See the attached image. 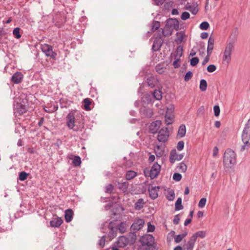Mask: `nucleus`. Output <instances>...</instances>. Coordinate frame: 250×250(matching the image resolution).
<instances>
[{"label":"nucleus","mask_w":250,"mask_h":250,"mask_svg":"<svg viewBox=\"0 0 250 250\" xmlns=\"http://www.w3.org/2000/svg\"><path fill=\"white\" fill-rule=\"evenodd\" d=\"M83 115L76 111L70 112L66 117V125L67 127L74 131H82L84 128Z\"/></svg>","instance_id":"f257e3e1"},{"label":"nucleus","mask_w":250,"mask_h":250,"mask_svg":"<svg viewBox=\"0 0 250 250\" xmlns=\"http://www.w3.org/2000/svg\"><path fill=\"white\" fill-rule=\"evenodd\" d=\"M140 245L137 250H157L154 237L151 234L143 236L140 239Z\"/></svg>","instance_id":"f03ea898"},{"label":"nucleus","mask_w":250,"mask_h":250,"mask_svg":"<svg viewBox=\"0 0 250 250\" xmlns=\"http://www.w3.org/2000/svg\"><path fill=\"white\" fill-rule=\"evenodd\" d=\"M236 163V154L230 148H227L223 156V165L225 168H230Z\"/></svg>","instance_id":"7ed1b4c3"},{"label":"nucleus","mask_w":250,"mask_h":250,"mask_svg":"<svg viewBox=\"0 0 250 250\" xmlns=\"http://www.w3.org/2000/svg\"><path fill=\"white\" fill-rule=\"evenodd\" d=\"M235 41H230L226 45L222 58V62L224 64H229L231 60L232 52L234 49Z\"/></svg>","instance_id":"20e7f679"},{"label":"nucleus","mask_w":250,"mask_h":250,"mask_svg":"<svg viewBox=\"0 0 250 250\" xmlns=\"http://www.w3.org/2000/svg\"><path fill=\"white\" fill-rule=\"evenodd\" d=\"M161 168V166L155 163L151 168L146 167L144 169V175L146 177H149L151 179H153L159 174Z\"/></svg>","instance_id":"39448f33"},{"label":"nucleus","mask_w":250,"mask_h":250,"mask_svg":"<svg viewBox=\"0 0 250 250\" xmlns=\"http://www.w3.org/2000/svg\"><path fill=\"white\" fill-rule=\"evenodd\" d=\"M41 49L47 57L51 59H54L57 56V53L53 51V47L50 45L46 43L42 44Z\"/></svg>","instance_id":"423d86ee"},{"label":"nucleus","mask_w":250,"mask_h":250,"mask_svg":"<svg viewBox=\"0 0 250 250\" xmlns=\"http://www.w3.org/2000/svg\"><path fill=\"white\" fill-rule=\"evenodd\" d=\"M27 105L21 103H17L14 106V113L15 116H21L27 111Z\"/></svg>","instance_id":"0eeeda50"},{"label":"nucleus","mask_w":250,"mask_h":250,"mask_svg":"<svg viewBox=\"0 0 250 250\" xmlns=\"http://www.w3.org/2000/svg\"><path fill=\"white\" fill-rule=\"evenodd\" d=\"M169 136V131L167 127L163 128L158 132L157 139L160 142H165Z\"/></svg>","instance_id":"6e6552de"},{"label":"nucleus","mask_w":250,"mask_h":250,"mask_svg":"<svg viewBox=\"0 0 250 250\" xmlns=\"http://www.w3.org/2000/svg\"><path fill=\"white\" fill-rule=\"evenodd\" d=\"M166 24L167 26H169L173 30L178 31L179 30V22L177 19L169 18L166 21Z\"/></svg>","instance_id":"1a4fd4ad"},{"label":"nucleus","mask_w":250,"mask_h":250,"mask_svg":"<svg viewBox=\"0 0 250 250\" xmlns=\"http://www.w3.org/2000/svg\"><path fill=\"white\" fill-rule=\"evenodd\" d=\"M145 221L142 219H138L136 220L131 226V229L136 232L141 229L144 226Z\"/></svg>","instance_id":"9d476101"},{"label":"nucleus","mask_w":250,"mask_h":250,"mask_svg":"<svg viewBox=\"0 0 250 250\" xmlns=\"http://www.w3.org/2000/svg\"><path fill=\"white\" fill-rule=\"evenodd\" d=\"M184 157V154H178L175 149H172L169 156V161L171 163L173 164L176 160L180 161Z\"/></svg>","instance_id":"9b49d317"},{"label":"nucleus","mask_w":250,"mask_h":250,"mask_svg":"<svg viewBox=\"0 0 250 250\" xmlns=\"http://www.w3.org/2000/svg\"><path fill=\"white\" fill-rule=\"evenodd\" d=\"M241 137L244 145L241 146L240 151L243 152L245 150H248L250 148V143L248 141L249 138L246 133H242Z\"/></svg>","instance_id":"f8f14e48"},{"label":"nucleus","mask_w":250,"mask_h":250,"mask_svg":"<svg viewBox=\"0 0 250 250\" xmlns=\"http://www.w3.org/2000/svg\"><path fill=\"white\" fill-rule=\"evenodd\" d=\"M163 42V40L161 36L156 37L154 41L152 46V51L154 52H156L159 50L161 47Z\"/></svg>","instance_id":"ddd939ff"},{"label":"nucleus","mask_w":250,"mask_h":250,"mask_svg":"<svg viewBox=\"0 0 250 250\" xmlns=\"http://www.w3.org/2000/svg\"><path fill=\"white\" fill-rule=\"evenodd\" d=\"M66 22V18L64 15L60 14L54 19V22L56 26L58 28L62 27Z\"/></svg>","instance_id":"4468645a"},{"label":"nucleus","mask_w":250,"mask_h":250,"mask_svg":"<svg viewBox=\"0 0 250 250\" xmlns=\"http://www.w3.org/2000/svg\"><path fill=\"white\" fill-rule=\"evenodd\" d=\"M160 187L159 186L153 187L152 185H149L148 187V192L149 196L151 199L154 200L157 198L158 196V192Z\"/></svg>","instance_id":"2eb2a0df"},{"label":"nucleus","mask_w":250,"mask_h":250,"mask_svg":"<svg viewBox=\"0 0 250 250\" xmlns=\"http://www.w3.org/2000/svg\"><path fill=\"white\" fill-rule=\"evenodd\" d=\"M161 124V121L160 120H157L153 122L149 125L150 132L152 134H155L157 133L158 131L160 128Z\"/></svg>","instance_id":"dca6fc26"},{"label":"nucleus","mask_w":250,"mask_h":250,"mask_svg":"<svg viewBox=\"0 0 250 250\" xmlns=\"http://www.w3.org/2000/svg\"><path fill=\"white\" fill-rule=\"evenodd\" d=\"M23 77L22 73L21 72L17 71L12 76L11 81L14 83L18 84L21 82Z\"/></svg>","instance_id":"f3484780"},{"label":"nucleus","mask_w":250,"mask_h":250,"mask_svg":"<svg viewBox=\"0 0 250 250\" xmlns=\"http://www.w3.org/2000/svg\"><path fill=\"white\" fill-rule=\"evenodd\" d=\"M116 243L118 247L124 248L127 245L128 241L126 237L122 236L118 238Z\"/></svg>","instance_id":"a211bd4d"},{"label":"nucleus","mask_w":250,"mask_h":250,"mask_svg":"<svg viewBox=\"0 0 250 250\" xmlns=\"http://www.w3.org/2000/svg\"><path fill=\"white\" fill-rule=\"evenodd\" d=\"M63 220L61 218L56 217L54 219L52 220L50 222V225L51 227L54 228H59L61 225L62 224Z\"/></svg>","instance_id":"6ab92c4d"},{"label":"nucleus","mask_w":250,"mask_h":250,"mask_svg":"<svg viewBox=\"0 0 250 250\" xmlns=\"http://www.w3.org/2000/svg\"><path fill=\"white\" fill-rule=\"evenodd\" d=\"M214 43V39L213 37H210L208 40L207 54L211 55L213 49Z\"/></svg>","instance_id":"aec40b11"},{"label":"nucleus","mask_w":250,"mask_h":250,"mask_svg":"<svg viewBox=\"0 0 250 250\" xmlns=\"http://www.w3.org/2000/svg\"><path fill=\"white\" fill-rule=\"evenodd\" d=\"M173 115L170 113V109L167 108L165 115V122L167 125H169L171 124L173 122Z\"/></svg>","instance_id":"412c9836"},{"label":"nucleus","mask_w":250,"mask_h":250,"mask_svg":"<svg viewBox=\"0 0 250 250\" xmlns=\"http://www.w3.org/2000/svg\"><path fill=\"white\" fill-rule=\"evenodd\" d=\"M108 228L110 231L108 233V237L110 240H112L117 236V229L114 228L111 225V223L109 224Z\"/></svg>","instance_id":"4be33fe9"},{"label":"nucleus","mask_w":250,"mask_h":250,"mask_svg":"<svg viewBox=\"0 0 250 250\" xmlns=\"http://www.w3.org/2000/svg\"><path fill=\"white\" fill-rule=\"evenodd\" d=\"M73 211L71 209H67L65 211L64 218L66 222L68 223L72 221Z\"/></svg>","instance_id":"5701e85b"},{"label":"nucleus","mask_w":250,"mask_h":250,"mask_svg":"<svg viewBox=\"0 0 250 250\" xmlns=\"http://www.w3.org/2000/svg\"><path fill=\"white\" fill-rule=\"evenodd\" d=\"M162 29V34L164 37H169L171 36L173 32V30L169 26H167L166 24L164 29Z\"/></svg>","instance_id":"b1692460"},{"label":"nucleus","mask_w":250,"mask_h":250,"mask_svg":"<svg viewBox=\"0 0 250 250\" xmlns=\"http://www.w3.org/2000/svg\"><path fill=\"white\" fill-rule=\"evenodd\" d=\"M158 82V80L153 76L149 77L147 79V85L151 88L154 87Z\"/></svg>","instance_id":"393cba45"},{"label":"nucleus","mask_w":250,"mask_h":250,"mask_svg":"<svg viewBox=\"0 0 250 250\" xmlns=\"http://www.w3.org/2000/svg\"><path fill=\"white\" fill-rule=\"evenodd\" d=\"M186 133V128L185 125H180L178 133L177 134V137H179L180 138H182L185 136Z\"/></svg>","instance_id":"a878e982"},{"label":"nucleus","mask_w":250,"mask_h":250,"mask_svg":"<svg viewBox=\"0 0 250 250\" xmlns=\"http://www.w3.org/2000/svg\"><path fill=\"white\" fill-rule=\"evenodd\" d=\"M58 108V106L57 104H50L48 107V105L45 106L44 109L46 112L50 113L56 111L57 110Z\"/></svg>","instance_id":"bb28decb"},{"label":"nucleus","mask_w":250,"mask_h":250,"mask_svg":"<svg viewBox=\"0 0 250 250\" xmlns=\"http://www.w3.org/2000/svg\"><path fill=\"white\" fill-rule=\"evenodd\" d=\"M186 9L189 10L193 15H196L198 12L197 5L196 6H192L188 3L186 5Z\"/></svg>","instance_id":"cd10ccee"},{"label":"nucleus","mask_w":250,"mask_h":250,"mask_svg":"<svg viewBox=\"0 0 250 250\" xmlns=\"http://www.w3.org/2000/svg\"><path fill=\"white\" fill-rule=\"evenodd\" d=\"M145 204V203L144 199L143 198H140L135 203L134 208L136 210H140L143 208Z\"/></svg>","instance_id":"c85d7f7f"},{"label":"nucleus","mask_w":250,"mask_h":250,"mask_svg":"<svg viewBox=\"0 0 250 250\" xmlns=\"http://www.w3.org/2000/svg\"><path fill=\"white\" fill-rule=\"evenodd\" d=\"M166 69V67L164 66V64L163 63H159L155 66V70L156 72L160 74H163Z\"/></svg>","instance_id":"c756f323"},{"label":"nucleus","mask_w":250,"mask_h":250,"mask_svg":"<svg viewBox=\"0 0 250 250\" xmlns=\"http://www.w3.org/2000/svg\"><path fill=\"white\" fill-rule=\"evenodd\" d=\"M137 175V173L133 170H128L125 174V179L127 180H130L135 177Z\"/></svg>","instance_id":"7c9ffc66"},{"label":"nucleus","mask_w":250,"mask_h":250,"mask_svg":"<svg viewBox=\"0 0 250 250\" xmlns=\"http://www.w3.org/2000/svg\"><path fill=\"white\" fill-rule=\"evenodd\" d=\"M183 52V48L182 46H178L177 47L174 54V58L180 59V58L182 56Z\"/></svg>","instance_id":"2f4dec72"},{"label":"nucleus","mask_w":250,"mask_h":250,"mask_svg":"<svg viewBox=\"0 0 250 250\" xmlns=\"http://www.w3.org/2000/svg\"><path fill=\"white\" fill-rule=\"evenodd\" d=\"M84 109L86 111L91 110L90 105L91 104V100L89 98H85L83 100Z\"/></svg>","instance_id":"473e14b6"},{"label":"nucleus","mask_w":250,"mask_h":250,"mask_svg":"<svg viewBox=\"0 0 250 250\" xmlns=\"http://www.w3.org/2000/svg\"><path fill=\"white\" fill-rule=\"evenodd\" d=\"M196 241L191 236L187 244V250H193Z\"/></svg>","instance_id":"72a5a7b5"},{"label":"nucleus","mask_w":250,"mask_h":250,"mask_svg":"<svg viewBox=\"0 0 250 250\" xmlns=\"http://www.w3.org/2000/svg\"><path fill=\"white\" fill-rule=\"evenodd\" d=\"M206 236V232L205 231L200 230L194 233L192 236V237L196 241L198 237L203 238Z\"/></svg>","instance_id":"f704fd0d"},{"label":"nucleus","mask_w":250,"mask_h":250,"mask_svg":"<svg viewBox=\"0 0 250 250\" xmlns=\"http://www.w3.org/2000/svg\"><path fill=\"white\" fill-rule=\"evenodd\" d=\"M72 160H73L72 164L74 166L78 167L81 165L82 161H81V159L80 156H74Z\"/></svg>","instance_id":"c9c22d12"},{"label":"nucleus","mask_w":250,"mask_h":250,"mask_svg":"<svg viewBox=\"0 0 250 250\" xmlns=\"http://www.w3.org/2000/svg\"><path fill=\"white\" fill-rule=\"evenodd\" d=\"M182 198L179 197L177 199L175 204V209L176 210H180L183 208V206L182 204Z\"/></svg>","instance_id":"e433bc0d"},{"label":"nucleus","mask_w":250,"mask_h":250,"mask_svg":"<svg viewBox=\"0 0 250 250\" xmlns=\"http://www.w3.org/2000/svg\"><path fill=\"white\" fill-rule=\"evenodd\" d=\"M119 188L123 191L124 192L126 191L128 187V183L126 182L119 183L118 184Z\"/></svg>","instance_id":"4c0bfd02"},{"label":"nucleus","mask_w":250,"mask_h":250,"mask_svg":"<svg viewBox=\"0 0 250 250\" xmlns=\"http://www.w3.org/2000/svg\"><path fill=\"white\" fill-rule=\"evenodd\" d=\"M207 82L204 79H202L200 82L199 88L201 91H205L207 89Z\"/></svg>","instance_id":"58836bf2"},{"label":"nucleus","mask_w":250,"mask_h":250,"mask_svg":"<svg viewBox=\"0 0 250 250\" xmlns=\"http://www.w3.org/2000/svg\"><path fill=\"white\" fill-rule=\"evenodd\" d=\"M116 229L117 230L119 229V230L121 233H125L126 229L125 223L121 222L119 225H118Z\"/></svg>","instance_id":"ea45409f"},{"label":"nucleus","mask_w":250,"mask_h":250,"mask_svg":"<svg viewBox=\"0 0 250 250\" xmlns=\"http://www.w3.org/2000/svg\"><path fill=\"white\" fill-rule=\"evenodd\" d=\"M160 26V22L158 21H154L152 23L151 31L153 32L158 29Z\"/></svg>","instance_id":"a19ab883"},{"label":"nucleus","mask_w":250,"mask_h":250,"mask_svg":"<svg viewBox=\"0 0 250 250\" xmlns=\"http://www.w3.org/2000/svg\"><path fill=\"white\" fill-rule=\"evenodd\" d=\"M177 168L181 172H185L187 169V166L184 162H181L177 166Z\"/></svg>","instance_id":"79ce46f5"},{"label":"nucleus","mask_w":250,"mask_h":250,"mask_svg":"<svg viewBox=\"0 0 250 250\" xmlns=\"http://www.w3.org/2000/svg\"><path fill=\"white\" fill-rule=\"evenodd\" d=\"M187 234H188L187 232H185L184 233L177 235L175 237V239H174L175 242L176 243L180 242L182 240V239L187 235Z\"/></svg>","instance_id":"37998d69"},{"label":"nucleus","mask_w":250,"mask_h":250,"mask_svg":"<svg viewBox=\"0 0 250 250\" xmlns=\"http://www.w3.org/2000/svg\"><path fill=\"white\" fill-rule=\"evenodd\" d=\"M153 97L157 100H160L162 98L161 92L158 90H155L153 93Z\"/></svg>","instance_id":"c03bdc74"},{"label":"nucleus","mask_w":250,"mask_h":250,"mask_svg":"<svg viewBox=\"0 0 250 250\" xmlns=\"http://www.w3.org/2000/svg\"><path fill=\"white\" fill-rule=\"evenodd\" d=\"M28 176V173H26L25 171H22L20 172L19 175V179L20 181H23L27 178Z\"/></svg>","instance_id":"a18cd8bd"},{"label":"nucleus","mask_w":250,"mask_h":250,"mask_svg":"<svg viewBox=\"0 0 250 250\" xmlns=\"http://www.w3.org/2000/svg\"><path fill=\"white\" fill-rule=\"evenodd\" d=\"M13 34L16 39H20L21 37L20 28L19 27L15 28L13 31Z\"/></svg>","instance_id":"49530a36"},{"label":"nucleus","mask_w":250,"mask_h":250,"mask_svg":"<svg viewBox=\"0 0 250 250\" xmlns=\"http://www.w3.org/2000/svg\"><path fill=\"white\" fill-rule=\"evenodd\" d=\"M114 186L112 184H108L105 187L104 191L106 193L111 194L112 192Z\"/></svg>","instance_id":"de8ad7c7"},{"label":"nucleus","mask_w":250,"mask_h":250,"mask_svg":"<svg viewBox=\"0 0 250 250\" xmlns=\"http://www.w3.org/2000/svg\"><path fill=\"white\" fill-rule=\"evenodd\" d=\"M167 198L169 201H173L175 198V193L173 190H171L168 192L167 195Z\"/></svg>","instance_id":"09e8293b"},{"label":"nucleus","mask_w":250,"mask_h":250,"mask_svg":"<svg viewBox=\"0 0 250 250\" xmlns=\"http://www.w3.org/2000/svg\"><path fill=\"white\" fill-rule=\"evenodd\" d=\"M193 73L191 71H188L186 73L184 76V80L185 82L189 81L192 77Z\"/></svg>","instance_id":"8fccbe9b"},{"label":"nucleus","mask_w":250,"mask_h":250,"mask_svg":"<svg viewBox=\"0 0 250 250\" xmlns=\"http://www.w3.org/2000/svg\"><path fill=\"white\" fill-rule=\"evenodd\" d=\"M200 28L202 30H207L209 27V24L207 21H203L200 24Z\"/></svg>","instance_id":"3c124183"},{"label":"nucleus","mask_w":250,"mask_h":250,"mask_svg":"<svg viewBox=\"0 0 250 250\" xmlns=\"http://www.w3.org/2000/svg\"><path fill=\"white\" fill-rule=\"evenodd\" d=\"M250 129V118L248 120L247 123L245 125L244 129L242 133H246L248 135V130Z\"/></svg>","instance_id":"603ef678"},{"label":"nucleus","mask_w":250,"mask_h":250,"mask_svg":"<svg viewBox=\"0 0 250 250\" xmlns=\"http://www.w3.org/2000/svg\"><path fill=\"white\" fill-rule=\"evenodd\" d=\"M199 61V60L198 58H197V57L192 58L190 60V65L192 66H194L198 63Z\"/></svg>","instance_id":"864d4df0"},{"label":"nucleus","mask_w":250,"mask_h":250,"mask_svg":"<svg viewBox=\"0 0 250 250\" xmlns=\"http://www.w3.org/2000/svg\"><path fill=\"white\" fill-rule=\"evenodd\" d=\"M182 178V175L179 173H174L173 175V179L177 182L180 181Z\"/></svg>","instance_id":"5fc2aeb1"},{"label":"nucleus","mask_w":250,"mask_h":250,"mask_svg":"<svg viewBox=\"0 0 250 250\" xmlns=\"http://www.w3.org/2000/svg\"><path fill=\"white\" fill-rule=\"evenodd\" d=\"M214 116L217 117L220 114V109L218 105H215L213 107Z\"/></svg>","instance_id":"6e6d98bb"},{"label":"nucleus","mask_w":250,"mask_h":250,"mask_svg":"<svg viewBox=\"0 0 250 250\" xmlns=\"http://www.w3.org/2000/svg\"><path fill=\"white\" fill-rule=\"evenodd\" d=\"M216 67L214 64H210V65H209L207 67V71L208 72H210V73L215 71L216 70Z\"/></svg>","instance_id":"4d7b16f0"},{"label":"nucleus","mask_w":250,"mask_h":250,"mask_svg":"<svg viewBox=\"0 0 250 250\" xmlns=\"http://www.w3.org/2000/svg\"><path fill=\"white\" fill-rule=\"evenodd\" d=\"M190 14L188 12H184L181 16V18L182 20H186L189 18Z\"/></svg>","instance_id":"13d9d810"},{"label":"nucleus","mask_w":250,"mask_h":250,"mask_svg":"<svg viewBox=\"0 0 250 250\" xmlns=\"http://www.w3.org/2000/svg\"><path fill=\"white\" fill-rule=\"evenodd\" d=\"M206 201L207 200L205 198L201 199L198 203V206L201 208L204 207L206 205Z\"/></svg>","instance_id":"bf43d9fd"},{"label":"nucleus","mask_w":250,"mask_h":250,"mask_svg":"<svg viewBox=\"0 0 250 250\" xmlns=\"http://www.w3.org/2000/svg\"><path fill=\"white\" fill-rule=\"evenodd\" d=\"M175 61L173 62V65L175 68H177L180 66V64L179 63L180 61V59L179 58H174Z\"/></svg>","instance_id":"052dcab7"},{"label":"nucleus","mask_w":250,"mask_h":250,"mask_svg":"<svg viewBox=\"0 0 250 250\" xmlns=\"http://www.w3.org/2000/svg\"><path fill=\"white\" fill-rule=\"evenodd\" d=\"M98 244L101 248H104L105 245V236H103L99 240Z\"/></svg>","instance_id":"680f3d73"},{"label":"nucleus","mask_w":250,"mask_h":250,"mask_svg":"<svg viewBox=\"0 0 250 250\" xmlns=\"http://www.w3.org/2000/svg\"><path fill=\"white\" fill-rule=\"evenodd\" d=\"M184 147V142L183 141H179L177 146V148L178 150L181 151Z\"/></svg>","instance_id":"e2e57ef3"},{"label":"nucleus","mask_w":250,"mask_h":250,"mask_svg":"<svg viewBox=\"0 0 250 250\" xmlns=\"http://www.w3.org/2000/svg\"><path fill=\"white\" fill-rule=\"evenodd\" d=\"M155 227L149 222L147 224V231L152 232L154 231Z\"/></svg>","instance_id":"0e129e2a"},{"label":"nucleus","mask_w":250,"mask_h":250,"mask_svg":"<svg viewBox=\"0 0 250 250\" xmlns=\"http://www.w3.org/2000/svg\"><path fill=\"white\" fill-rule=\"evenodd\" d=\"M180 221L179 215L178 214L175 215L174 217L173 220V224L174 225H178Z\"/></svg>","instance_id":"69168bd1"},{"label":"nucleus","mask_w":250,"mask_h":250,"mask_svg":"<svg viewBox=\"0 0 250 250\" xmlns=\"http://www.w3.org/2000/svg\"><path fill=\"white\" fill-rule=\"evenodd\" d=\"M179 34L180 35V36L177 38L176 41V42L179 41L180 42H182L183 40V36H184V34L182 32H179Z\"/></svg>","instance_id":"338daca9"},{"label":"nucleus","mask_w":250,"mask_h":250,"mask_svg":"<svg viewBox=\"0 0 250 250\" xmlns=\"http://www.w3.org/2000/svg\"><path fill=\"white\" fill-rule=\"evenodd\" d=\"M154 2L155 4L158 6L162 5L165 0H152Z\"/></svg>","instance_id":"774afa93"}]
</instances>
